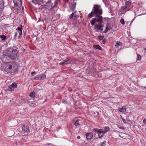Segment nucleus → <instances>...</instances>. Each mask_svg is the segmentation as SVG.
<instances>
[{"instance_id": "0eeeda50", "label": "nucleus", "mask_w": 146, "mask_h": 146, "mask_svg": "<svg viewBox=\"0 0 146 146\" xmlns=\"http://www.w3.org/2000/svg\"><path fill=\"white\" fill-rule=\"evenodd\" d=\"M71 61L69 59L67 58L66 59L64 60L62 62L59 63L60 65H63L65 64H69L71 63Z\"/></svg>"}, {"instance_id": "423d86ee", "label": "nucleus", "mask_w": 146, "mask_h": 146, "mask_svg": "<svg viewBox=\"0 0 146 146\" xmlns=\"http://www.w3.org/2000/svg\"><path fill=\"white\" fill-rule=\"evenodd\" d=\"M14 5L16 7L18 6L20 7L22 6V1L21 0H13Z\"/></svg>"}, {"instance_id": "cd10ccee", "label": "nucleus", "mask_w": 146, "mask_h": 146, "mask_svg": "<svg viewBox=\"0 0 146 146\" xmlns=\"http://www.w3.org/2000/svg\"><path fill=\"white\" fill-rule=\"evenodd\" d=\"M121 23L123 25H124L125 24L124 21L123 19H121L120 21Z\"/></svg>"}, {"instance_id": "bb28decb", "label": "nucleus", "mask_w": 146, "mask_h": 146, "mask_svg": "<svg viewBox=\"0 0 146 146\" xmlns=\"http://www.w3.org/2000/svg\"><path fill=\"white\" fill-rule=\"evenodd\" d=\"M121 44V43L120 42H117L115 46L116 47H117Z\"/></svg>"}, {"instance_id": "393cba45", "label": "nucleus", "mask_w": 146, "mask_h": 146, "mask_svg": "<svg viewBox=\"0 0 146 146\" xmlns=\"http://www.w3.org/2000/svg\"><path fill=\"white\" fill-rule=\"evenodd\" d=\"M35 93L34 92H33L30 94L29 96L34 98L35 96Z\"/></svg>"}, {"instance_id": "6e6552de", "label": "nucleus", "mask_w": 146, "mask_h": 146, "mask_svg": "<svg viewBox=\"0 0 146 146\" xmlns=\"http://www.w3.org/2000/svg\"><path fill=\"white\" fill-rule=\"evenodd\" d=\"M105 133V132L102 129H100L98 133V136L99 138H101L104 136Z\"/></svg>"}, {"instance_id": "4be33fe9", "label": "nucleus", "mask_w": 146, "mask_h": 146, "mask_svg": "<svg viewBox=\"0 0 146 146\" xmlns=\"http://www.w3.org/2000/svg\"><path fill=\"white\" fill-rule=\"evenodd\" d=\"M94 48L96 49L99 50H101L102 49L101 47L99 45H95L94 46Z\"/></svg>"}, {"instance_id": "6ab92c4d", "label": "nucleus", "mask_w": 146, "mask_h": 146, "mask_svg": "<svg viewBox=\"0 0 146 146\" xmlns=\"http://www.w3.org/2000/svg\"><path fill=\"white\" fill-rule=\"evenodd\" d=\"M17 29L20 31L19 32V35H21L22 34V30L23 29L22 28H21L20 27H18Z\"/></svg>"}, {"instance_id": "20e7f679", "label": "nucleus", "mask_w": 146, "mask_h": 146, "mask_svg": "<svg viewBox=\"0 0 146 146\" xmlns=\"http://www.w3.org/2000/svg\"><path fill=\"white\" fill-rule=\"evenodd\" d=\"M12 64L11 63L9 65L6 66L4 69V71L5 73H11L12 70Z\"/></svg>"}, {"instance_id": "9b49d317", "label": "nucleus", "mask_w": 146, "mask_h": 146, "mask_svg": "<svg viewBox=\"0 0 146 146\" xmlns=\"http://www.w3.org/2000/svg\"><path fill=\"white\" fill-rule=\"evenodd\" d=\"M126 7L123 6L121 7V9L120 10L121 14L124 13L126 11Z\"/></svg>"}, {"instance_id": "7c9ffc66", "label": "nucleus", "mask_w": 146, "mask_h": 146, "mask_svg": "<svg viewBox=\"0 0 146 146\" xmlns=\"http://www.w3.org/2000/svg\"><path fill=\"white\" fill-rule=\"evenodd\" d=\"M98 38L102 40L103 39L104 36H100L98 37Z\"/></svg>"}, {"instance_id": "79ce46f5", "label": "nucleus", "mask_w": 146, "mask_h": 146, "mask_svg": "<svg viewBox=\"0 0 146 146\" xmlns=\"http://www.w3.org/2000/svg\"><path fill=\"white\" fill-rule=\"evenodd\" d=\"M17 35V33L15 34V36H16Z\"/></svg>"}, {"instance_id": "7ed1b4c3", "label": "nucleus", "mask_w": 146, "mask_h": 146, "mask_svg": "<svg viewBox=\"0 0 146 146\" xmlns=\"http://www.w3.org/2000/svg\"><path fill=\"white\" fill-rule=\"evenodd\" d=\"M46 78V76L45 74H41L40 75H38L35 77L33 79L36 80H43Z\"/></svg>"}, {"instance_id": "f8f14e48", "label": "nucleus", "mask_w": 146, "mask_h": 146, "mask_svg": "<svg viewBox=\"0 0 146 146\" xmlns=\"http://www.w3.org/2000/svg\"><path fill=\"white\" fill-rule=\"evenodd\" d=\"M111 29V28L110 25L109 24H108L106 25V27L105 30L104 31V33H106L108 30H110Z\"/></svg>"}, {"instance_id": "5701e85b", "label": "nucleus", "mask_w": 146, "mask_h": 146, "mask_svg": "<svg viewBox=\"0 0 146 146\" xmlns=\"http://www.w3.org/2000/svg\"><path fill=\"white\" fill-rule=\"evenodd\" d=\"M11 86L12 87L14 88H17V85L15 82L13 83Z\"/></svg>"}, {"instance_id": "58836bf2", "label": "nucleus", "mask_w": 146, "mask_h": 146, "mask_svg": "<svg viewBox=\"0 0 146 146\" xmlns=\"http://www.w3.org/2000/svg\"><path fill=\"white\" fill-rule=\"evenodd\" d=\"M57 3L56 2H55V6H56V5L57 4Z\"/></svg>"}, {"instance_id": "a19ab883", "label": "nucleus", "mask_w": 146, "mask_h": 146, "mask_svg": "<svg viewBox=\"0 0 146 146\" xmlns=\"http://www.w3.org/2000/svg\"><path fill=\"white\" fill-rule=\"evenodd\" d=\"M20 26V27H20L21 28H23V26H22V25H21Z\"/></svg>"}, {"instance_id": "c756f323", "label": "nucleus", "mask_w": 146, "mask_h": 146, "mask_svg": "<svg viewBox=\"0 0 146 146\" xmlns=\"http://www.w3.org/2000/svg\"><path fill=\"white\" fill-rule=\"evenodd\" d=\"M74 14V13H72L71 15H70L69 18L70 19H71L73 17Z\"/></svg>"}, {"instance_id": "dca6fc26", "label": "nucleus", "mask_w": 146, "mask_h": 146, "mask_svg": "<svg viewBox=\"0 0 146 146\" xmlns=\"http://www.w3.org/2000/svg\"><path fill=\"white\" fill-rule=\"evenodd\" d=\"M46 5L48 6V7L52 6V5L51 3V0H49L46 3Z\"/></svg>"}, {"instance_id": "f704fd0d", "label": "nucleus", "mask_w": 146, "mask_h": 146, "mask_svg": "<svg viewBox=\"0 0 146 146\" xmlns=\"http://www.w3.org/2000/svg\"><path fill=\"white\" fill-rule=\"evenodd\" d=\"M118 127L120 129H123V130H124V129L125 128H124V127H119V126H118Z\"/></svg>"}, {"instance_id": "f03ea898", "label": "nucleus", "mask_w": 146, "mask_h": 146, "mask_svg": "<svg viewBox=\"0 0 146 146\" xmlns=\"http://www.w3.org/2000/svg\"><path fill=\"white\" fill-rule=\"evenodd\" d=\"M17 51L16 49H11V50L8 51L6 56L11 58V60H14L17 58Z\"/></svg>"}, {"instance_id": "72a5a7b5", "label": "nucleus", "mask_w": 146, "mask_h": 146, "mask_svg": "<svg viewBox=\"0 0 146 146\" xmlns=\"http://www.w3.org/2000/svg\"><path fill=\"white\" fill-rule=\"evenodd\" d=\"M121 119H122V120L123 122L124 123H126V121L125 120V119H123V118H121Z\"/></svg>"}, {"instance_id": "4468645a", "label": "nucleus", "mask_w": 146, "mask_h": 146, "mask_svg": "<svg viewBox=\"0 0 146 146\" xmlns=\"http://www.w3.org/2000/svg\"><path fill=\"white\" fill-rule=\"evenodd\" d=\"M118 110L120 112L124 113L126 111V108L123 107L119 108L118 109Z\"/></svg>"}, {"instance_id": "37998d69", "label": "nucleus", "mask_w": 146, "mask_h": 146, "mask_svg": "<svg viewBox=\"0 0 146 146\" xmlns=\"http://www.w3.org/2000/svg\"><path fill=\"white\" fill-rule=\"evenodd\" d=\"M84 54H86V53H84Z\"/></svg>"}, {"instance_id": "e433bc0d", "label": "nucleus", "mask_w": 146, "mask_h": 146, "mask_svg": "<svg viewBox=\"0 0 146 146\" xmlns=\"http://www.w3.org/2000/svg\"><path fill=\"white\" fill-rule=\"evenodd\" d=\"M36 74V73L35 72H31V74L32 75H33L34 74Z\"/></svg>"}, {"instance_id": "2f4dec72", "label": "nucleus", "mask_w": 146, "mask_h": 146, "mask_svg": "<svg viewBox=\"0 0 146 146\" xmlns=\"http://www.w3.org/2000/svg\"><path fill=\"white\" fill-rule=\"evenodd\" d=\"M106 42V40L105 38L103 39L102 43L104 44Z\"/></svg>"}, {"instance_id": "c03bdc74", "label": "nucleus", "mask_w": 146, "mask_h": 146, "mask_svg": "<svg viewBox=\"0 0 146 146\" xmlns=\"http://www.w3.org/2000/svg\"><path fill=\"white\" fill-rule=\"evenodd\" d=\"M22 8H23V7L22 6Z\"/></svg>"}, {"instance_id": "c9c22d12", "label": "nucleus", "mask_w": 146, "mask_h": 146, "mask_svg": "<svg viewBox=\"0 0 146 146\" xmlns=\"http://www.w3.org/2000/svg\"><path fill=\"white\" fill-rule=\"evenodd\" d=\"M143 123H144L146 124V119H144L143 120Z\"/></svg>"}, {"instance_id": "b1692460", "label": "nucleus", "mask_w": 146, "mask_h": 146, "mask_svg": "<svg viewBox=\"0 0 146 146\" xmlns=\"http://www.w3.org/2000/svg\"><path fill=\"white\" fill-rule=\"evenodd\" d=\"M6 36L4 35L0 36V38H1L2 40H5L6 38Z\"/></svg>"}, {"instance_id": "aec40b11", "label": "nucleus", "mask_w": 146, "mask_h": 146, "mask_svg": "<svg viewBox=\"0 0 146 146\" xmlns=\"http://www.w3.org/2000/svg\"><path fill=\"white\" fill-rule=\"evenodd\" d=\"M104 131L105 133L109 131L110 128L108 127H105L104 128Z\"/></svg>"}, {"instance_id": "1a4fd4ad", "label": "nucleus", "mask_w": 146, "mask_h": 146, "mask_svg": "<svg viewBox=\"0 0 146 146\" xmlns=\"http://www.w3.org/2000/svg\"><path fill=\"white\" fill-rule=\"evenodd\" d=\"M93 137V134L91 132L87 133L86 134V137L87 139H91Z\"/></svg>"}, {"instance_id": "a878e982", "label": "nucleus", "mask_w": 146, "mask_h": 146, "mask_svg": "<svg viewBox=\"0 0 146 146\" xmlns=\"http://www.w3.org/2000/svg\"><path fill=\"white\" fill-rule=\"evenodd\" d=\"M141 59V56L139 54L137 55V60H140Z\"/></svg>"}, {"instance_id": "39448f33", "label": "nucleus", "mask_w": 146, "mask_h": 146, "mask_svg": "<svg viewBox=\"0 0 146 146\" xmlns=\"http://www.w3.org/2000/svg\"><path fill=\"white\" fill-rule=\"evenodd\" d=\"M102 22H101V23H99V25H96L95 26L94 29L96 30V29H97L98 31H98V30H101V31H103V29H102L103 27V25H101Z\"/></svg>"}, {"instance_id": "ddd939ff", "label": "nucleus", "mask_w": 146, "mask_h": 146, "mask_svg": "<svg viewBox=\"0 0 146 146\" xmlns=\"http://www.w3.org/2000/svg\"><path fill=\"white\" fill-rule=\"evenodd\" d=\"M40 2L42 3H44L43 0H33L32 1V2L35 4H36L37 3H39Z\"/></svg>"}, {"instance_id": "412c9836", "label": "nucleus", "mask_w": 146, "mask_h": 146, "mask_svg": "<svg viewBox=\"0 0 146 146\" xmlns=\"http://www.w3.org/2000/svg\"><path fill=\"white\" fill-rule=\"evenodd\" d=\"M106 141H104L103 143H100L98 146H105L106 145Z\"/></svg>"}, {"instance_id": "2eb2a0df", "label": "nucleus", "mask_w": 146, "mask_h": 146, "mask_svg": "<svg viewBox=\"0 0 146 146\" xmlns=\"http://www.w3.org/2000/svg\"><path fill=\"white\" fill-rule=\"evenodd\" d=\"M7 91H13L14 90V88L12 87L11 86H10L8 87V88L7 89Z\"/></svg>"}, {"instance_id": "c85d7f7f", "label": "nucleus", "mask_w": 146, "mask_h": 146, "mask_svg": "<svg viewBox=\"0 0 146 146\" xmlns=\"http://www.w3.org/2000/svg\"><path fill=\"white\" fill-rule=\"evenodd\" d=\"M100 129H99L96 128H95L93 129L94 131L95 132H97V133H98L99 131L100 130Z\"/></svg>"}, {"instance_id": "9d476101", "label": "nucleus", "mask_w": 146, "mask_h": 146, "mask_svg": "<svg viewBox=\"0 0 146 146\" xmlns=\"http://www.w3.org/2000/svg\"><path fill=\"white\" fill-rule=\"evenodd\" d=\"M22 129L25 132H29V127L28 126L26 125H24L22 127Z\"/></svg>"}, {"instance_id": "f3484780", "label": "nucleus", "mask_w": 146, "mask_h": 146, "mask_svg": "<svg viewBox=\"0 0 146 146\" xmlns=\"http://www.w3.org/2000/svg\"><path fill=\"white\" fill-rule=\"evenodd\" d=\"M79 120L77 119L74 123V125H75L76 127H77L80 124V123L79 122Z\"/></svg>"}, {"instance_id": "473e14b6", "label": "nucleus", "mask_w": 146, "mask_h": 146, "mask_svg": "<svg viewBox=\"0 0 146 146\" xmlns=\"http://www.w3.org/2000/svg\"><path fill=\"white\" fill-rule=\"evenodd\" d=\"M75 6H74L73 5H72V7H71L70 9L71 10H73L75 9Z\"/></svg>"}, {"instance_id": "ea45409f", "label": "nucleus", "mask_w": 146, "mask_h": 146, "mask_svg": "<svg viewBox=\"0 0 146 146\" xmlns=\"http://www.w3.org/2000/svg\"><path fill=\"white\" fill-rule=\"evenodd\" d=\"M145 52L146 53V47L145 49Z\"/></svg>"}, {"instance_id": "a211bd4d", "label": "nucleus", "mask_w": 146, "mask_h": 146, "mask_svg": "<svg viewBox=\"0 0 146 146\" xmlns=\"http://www.w3.org/2000/svg\"><path fill=\"white\" fill-rule=\"evenodd\" d=\"M125 5L127 7H129L131 5V2L129 1H127L125 3Z\"/></svg>"}, {"instance_id": "4c0bfd02", "label": "nucleus", "mask_w": 146, "mask_h": 146, "mask_svg": "<svg viewBox=\"0 0 146 146\" xmlns=\"http://www.w3.org/2000/svg\"><path fill=\"white\" fill-rule=\"evenodd\" d=\"M80 136H78L77 137V139H80Z\"/></svg>"}, {"instance_id": "f257e3e1", "label": "nucleus", "mask_w": 146, "mask_h": 146, "mask_svg": "<svg viewBox=\"0 0 146 146\" xmlns=\"http://www.w3.org/2000/svg\"><path fill=\"white\" fill-rule=\"evenodd\" d=\"M102 13V11L100 6L94 5L92 12L88 14V16L89 19L95 16V18L93 19L90 21V23L92 25H94L96 22H101L103 17L101 15Z\"/></svg>"}]
</instances>
